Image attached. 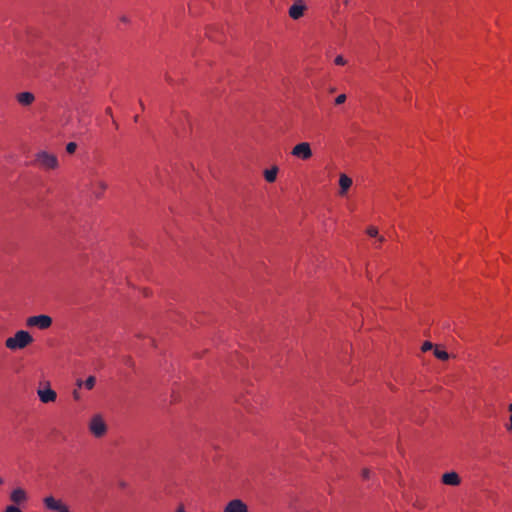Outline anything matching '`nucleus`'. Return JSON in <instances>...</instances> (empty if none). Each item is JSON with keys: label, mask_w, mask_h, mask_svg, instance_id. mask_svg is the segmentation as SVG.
Listing matches in <instances>:
<instances>
[{"label": "nucleus", "mask_w": 512, "mask_h": 512, "mask_svg": "<svg viewBox=\"0 0 512 512\" xmlns=\"http://www.w3.org/2000/svg\"><path fill=\"white\" fill-rule=\"evenodd\" d=\"M76 149H77V144L75 142H69L66 145V151L69 154H73L76 151Z\"/></svg>", "instance_id": "a211bd4d"}, {"label": "nucleus", "mask_w": 512, "mask_h": 512, "mask_svg": "<svg viewBox=\"0 0 512 512\" xmlns=\"http://www.w3.org/2000/svg\"><path fill=\"white\" fill-rule=\"evenodd\" d=\"M108 185L105 181L96 179L91 182V191L95 197L100 198Z\"/></svg>", "instance_id": "9d476101"}, {"label": "nucleus", "mask_w": 512, "mask_h": 512, "mask_svg": "<svg viewBox=\"0 0 512 512\" xmlns=\"http://www.w3.org/2000/svg\"><path fill=\"white\" fill-rule=\"evenodd\" d=\"M106 114H108V115L112 116V110H111V108H110V107H107V108H106Z\"/></svg>", "instance_id": "c756f323"}, {"label": "nucleus", "mask_w": 512, "mask_h": 512, "mask_svg": "<svg viewBox=\"0 0 512 512\" xmlns=\"http://www.w3.org/2000/svg\"><path fill=\"white\" fill-rule=\"evenodd\" d=\"M442 482L445 485L457 486L460 484L461 479L456 472L452 471V472H447L442 475Z\"/></svg>", "instance_id": "9b49d317"}, {"label": "nucleus", "mask_w": 512, "mask_h": 512, "mask_svg": "<svg viewBox=\"0 0 512 512\" xmlns=\"http://www.w3.org/2000/svg\"><path fill=\"white\" fill-rule=\"evenodd\" d=\"M113 126H115L116 129L118 128V123L115 120H113Z\"/></svg>", "instance_id": "7c9ffc66"}, {"label": "nucleus", "mask_w": 512, "mask_h": 512, "mask_svg": "<svg viewBox=\"0 0 512 512\" xmlns=\"http://www.w3.org/2000/svg\"><path fill=\"white\" fill-rule=\"evenodd\" d=\"M175 512H186L183 505H180Z\"/></svg>", "instance_id": "bb28decb"}, {"label": "nucleus", "mask_w": 512, "mask_h": 512, "mask_svg": "<svg viewBox=\"0 0 512 512\" xmlns=\"http://www.w3.org/2000/svg\"><path fill=\"white\" fill-rule=\"evenodd\" d=\"M39 399L43 403L54 402L57 398V394L54 390H52L49 386L45 389H39L37 391Z\"/></svg>", "instance_id": "1a4fd4ad"}, {"label": "nucleus", "mask_w": 512, "mask_h": 512, "mask_svg": "<svg viewBox=\"0 0 512 512\" xmlns=\"http://www.w3.org/2000/svg\"><path fill=\"white\" fill-rule=\"evenodd\" d=\"M43 502L45 507L51 511L70 512L65 504H63L60 500H56L53 496L44 498Z\"/></svg>", "instance_id": "423d86ee"}, {"label": "nucleus", "mask_w": 512, "mask_h": 512, "mask_svg": "<svg viewBox=\"0 0 512 512\" xmlns=\"http://www.w3.org/2000/svg\"><path fill=\"white\" fill-rule=\"evenodd\" d=\"M344 3H345V4H348V0H344Z\"/></svg>", "instance_id": "c9c22d12"}, {"label": "nucleus", "mask_w": 512, "mask_h": 512, "mask_svg": "<svg viewBox=\"0 0 512 512\" xmlns=\"http://www.w3.org/2000/svg\"><path fill=\"white\" fill-rule=\"evenodd\" d=\"M3 484V479L0 477V485Z\"/></svg>", "instance_id": "f704fd0d"}, {"label": "nucleus", "mask_w": 512, "mask_h": 512, "mask_svg": "<svg viewBox=\"0 0 512 512\" xmlns=\"http://www.w3.org/2000/svg\"><path fill=\"white\" fill-rule=\"evenodd\" d=\"M83 385H84V381H82V380H80V379H79V380H77V386H78V388L82 387Z\"/></svg>", "instance_id": "c85d7f7f"}, {"label": "nucleus", "mask_w": 512, "mask_h": 512, "mask_svg": "<svg viewBox=\"0 0 512 512\" xmlns=\"http://www.w3.org/2000/svg\"><path fill=\"white\" fill-rule=\"evenodd\" d=\"M223 512H249V510L241 499H233L226 504Z\"/></svg>", "instance_id": "0eeeda50"}, {"label": "nucleus", "mask_w": 512, "mask_h": 512, "mask_svg": "<svg viewBox=\"0 0 512 512\" xmlns=\"http://www.w3.org/2000/svg\"><path fill=\"white\" fill-rule=\"evenodd\" d=\"M434 355L436 358L443 361L449 359V354L444 350H440L438 347L434 349Z\"/></svg>", "instance_id": "dca6fc26"}, {"label": "nucleus", "mask_w": 512, "mask_h": 512, "mask_svg": "<svg viewBox=\"0 0 512 512\" xmlns=\"http://www.w3.org/2000/svg\"><path fill=\"white\" fill-rule=\"evenodd\" d=\"M95 383H96V378L94 376H89L85 381H84V386L85 388H87L88 390H91L94 388L95 386Z\"/></svg>", "instance_id": "f3484780"}, {"label": "nucleus", "mask_w": 512, "mask_h": 512, "mask_svg": "<svg viewBox=\"0 0 512 512\" xmlns=\"http://www.w3.org/2000/svg\"><path fill=\"white\" fill-rule=\"evenodd\" d=\"M121 21L124 22V23H128L129 22V19L127 16H122L121 17Z\"/></svg>", "instance_id": "cd10ccee"}, {"label": "nucleus", "mask_w": 512, "mask_h": 512, "mask_svg": "<svg viewBox=\"0 0 512 512\" xmlns=\"http://www.w3.org/2000/svg\"><path fill=\"white\" fill-rule=\"evenodd\" d=\"M346 101V95L345 94H340L336 97L335 99V104L336 105H341L343 104L344 102Z\"/></svg>", "instance_id": "aec40b11"}, {"label": "nucleus", "mask_w": 512, "mask_h": 512, "mask_svg": "<svg viewBox=\"0 0 512 512\" xmlns=\"http://www.w3.org/2000/svg\"><path fill=\"white\" fill-rule=\"evenodd\" d=\"M432 348H433V344L429 341L424 342L421 347L423 352H427V351L431 350Z\"/></svg>", "instance_id": "412c9836"}, {"label": "nucleus", "mask_w": 512, "mask_h": 512, "mask_svg": "<svg viewBox=\"0 0 512 512\" xmlns=\"http://www.w3.org/2000/svg\"><path fill=\"white\" fill-rule=\"evenodd\" d=\"M305 8L306 7L302 0H296L289 8V16L292 19L297 20L303 16Z\"/></svg>", "instance_id": "6e6552de"}, {"label": "nucleus", "mask_w": 512, "mask_h": 512, "mask_svg": "<svg viewBox=\"0 0 512 512\" xmlns=\"http://www.w3.org/2000/svg\"><path fill=\"white\" fill-rule=\"evenodd\" d=\"M52 318L49 315L40 314L28 317L26 325L28 327H37L41 330L48 329L52 325Z\"/></svg>", "instance_id": "20e7f679"}, {"label": "nucleus", "mask_w": 512, "mask_h": 512, "mask_svg": "<svg viewBox=\"0 0 512 512\" xmlns=\"http://www.w3.org/2000/svg\"><path fill=\"white\" fill-rule=\"evenodd\" d=\"M378 240H379V242H384V241H385V238H384V237H382V236H380Z\"/></svg>", "instance_id": "2f4dec72"}, {"label": "nucleus", "mask_w": 512, "mask_h": 512, "mask_svg": "<svg viewBox=\"0 0 512 512\" xmlns=\"http://www.w3.org/2000/svg\"><path fill=\"white\" fill-rule=\"evenodd\" d=\"M10 498L14 503L19 504L26 500V492L22 488H16L12 491Z\"/></svg>", "instance_id": "4468645a"}, {"label": "nucleus", "mask_w": 512, "mask_h": 512, "mask_svg": "<svg viewBox=\"0 0 512 512\" xmlns=\"http://www.w3.org/2000/svg\"><path fill=\"white\" fill-rule=\"evenodd\" d=\"M16 99L19 104L29 106L34 102L35 96L31 92H21L16 95Z\"/></svg>", "instance_id": "f8f14e48"}, {"label": "nucleus", "mask_w": 512, "mask_h": 512, "mask_svg": "<svg viewBox=\"0 0 512 512\" xmlns=\"http://www.w3.org/2000/svg\"><path fill=\"white\" fill-rule=\"evenodd\" d=\"M73 398H74L75 400H80L81 396H80V393H79V391H78V390H74V391H73Z\"/></svg>", "instance_id": "393cba45"}, {"label": "nucleus", "mask_w": 512, "mask_h": 512, "mask_svg": "<svg viewBox=\"0 0 512 512\" xmlns=\"http://www.w3.org/2000/svg\"><path fill=\"white\" fill-rule=\"evenodd\" d=\"M277 173H278V167L273 166L271 169H267L264 171V177L267 182L272 183L276 180Z\"/></svg>", "instance_id": "2eb2a0df"}, {"label": "nucleus", "mask_w": 512, "mask_h": 512, "mask_svg": "<svg viewBox=\"0 0 512 512\" xmlns=\"http://www.w3.org/2000/svg\"><path fill=\"white\" fill-rule=\"evenodd\" d=\"M35 162L44 169H56L58 167L57 157L46 151L38 152L36 154Z\"/></svg>", "instance_id": "f03ea898"}, {"label": "nucleus", "mask_w": 512, "mask_h": 512, "mask_svg": "<svg viewBox=\"0 0 512 512\" xmlns=\"http://www.w3.org/2000/svg\"><path fill=\"white\" fill-rule=\"evenodd\" d=\"M367 234L370 236V237H377L378 236V229L376 227H369L367 229Z\"/></svg>", "instance_id": "6ab92c4d"}, {"label": "nucleus", "mask_w": 512, "mask_h": 512, "mask_svg": "<svg viewBox=\"0 0 512 512\" xmlns=\"http://www.w3.org/2000/svg\"><path fill=\"white\" fill-rule=\"evenodd\" d=\"M291 154L294 157L300 158L302 160H308L313 155L311 146L308 142H301L295 145L291 151Z\"/></svg>", "instance_id": "39448f33"}, {"label": "nucleus", "mask_w": 512, "mask_h": 512, "mask_svg": "<svg viewBox=\"0 0 512 512\" xmlns=\"http://www.w3.org/2000/svg\"><path fill=\"white\" fill-rule=\"evenodd\" d=\"M339 185H340V195H345L348 191V189L352 185V179L348 177L346 174H341L339 178Z\"/></svg>", "instance_id": "ddd939ff"}, {"label": "nucleus", "mask_w": 512, "mask_h": 512, "mask_svg": "<svg viewBox=\"0 0 512 512\" xmlns=\"http://www.w3.org/2000/svg\"><path fill=\"white\" fill-rule=\"evenodd\" d=\"M33 342V337L25 330L17 331L13 337L5 341V346L10 350L24 349Z\"/></svg>", "instance_id": "f257e3e1"}, {"label": "nucleus", "mask_w": 512, "mask_h": 512, "mask_svg": "<svg viewBox=\"0 0 512 512\" xmlns=\"http://www.w3.org/2000/svg\"><path fill=\"white\" fill-rule=\"evenodd\" d=\"M89 430L96 438H101L107 433V425L100 414H96L91 418Z\"/></svg>", "instance_id": "7ed1b4c3"}, {"label": "nucleus", "mask_w": 512, "mask_h": 512, "mask_svg": "<svg viewBox=\"0 0 512 512\" xmlns=\"http://www.w3.org/2000/svg\"><path fill=\"white\" fill-rule=\"evenodd\" d=\"M369 476H370V471H369V469L364 468V469L362 470V477H363L364 479H368V478H369Z\"/></svg>", "instance_id": "b1692460"}, {"label": "nucleus", "mask_w": 512, "mask_h": 512, "mask_svg": "<svg viewBox=\"0 0 512 512\" xmlns=\"http://www.w3.org/2000/svg\"><path fill=\"white\" fill-rule=\"evenodd\" d=\"M5 512H22V511L18 507L11 505L6 508Z\"/></svg>", "instance_id": "5701e85b"}, {"label": "nucleus", "mask_w": 512, "mask_h": 512, "mask_svg": "<svg viewBox=\"0 0 512 512\" xmlns=\"http://www.w3.org/2000/svg\"><path fill=\"white\" fill-rule=\"evenodd\" d=\"M510 423L506 426L507 430L511 431L512 430V413L510 415Z\"/></svg>", "instance_id": "a878e982"}, {"label": "nucleus", "mask_w": 512, "mask_h": 512, "mask_svg": "<svg viewBox=\"0 0 512 512\" xmlns=\"http://www.w3.org/2000/svg\"><path fill=\"white\" fill-rule=\"evenodd\" d=\"M509 411L512 413V403L509 405Z\"/></svg>", "instance_id": "473e14b6"}, {"label": "nucleus", "mask_w": 512, "mask_h": 512, "mask_svg": "<svg viewBox=\"0 0 512 512\" xmlns=\"http://www.w3.org/2000/svg\"><path fill=\"white\" fill-rule=\"evenodd\" d=\"M334 62H335V64H336V65H344V64H346V60H345V59H344V57H343V56H341V55H338V56L335 58Z\"/></svg>", "instance_id": "4be33fe9"}, {"label": "nucleus", "mask_w": 512, "mask_h": 512, "mask_svg": "<svg viewBox=\"0 0 512 512\" xmlns=\"http://www.w3.org/2000/svg\"><path fill=\"white\" fill-rule=\"evenodd\" d=\"M134 121L137 122L138 121V116H135L134 117Z\"/></svg>", "instance_id": "72a5a7b5"}]
</instances>
